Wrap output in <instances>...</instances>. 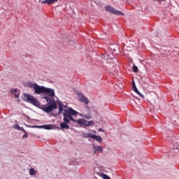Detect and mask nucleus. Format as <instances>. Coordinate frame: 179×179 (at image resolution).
Segmentation results:
<instances>
[{
	"label": "nucleus",
	"instance_id": "1",
	"mask_svg": "<svg viewBox=\"0 0 179 179\" xmlns=\"http://www.w3.org/2000/svg\"><path fill=\"white\" fill-rule=\"evenodd\" d=\"M79 113L73 110L72 108H69L68 109L64 110L63 113V121L60 123V129L64 131V129H69V124H68L70 121H75L73 115H78Z\"/></svg>",
	"mask_w": 179,
	"mask_h": 179
},
{
	"label": "nucleus",
	"instance_id": "2",
	"mask_svg": "<svg viewBox=\"0 0 179 179\" xmlns=\"http://www.w3.org/2000/svg\"><path fill=\"white\" fill-rule=\"evenodd\" d=\"M41 93L48 94L50 97H55V90L52 88H47L44 86H41V90H39V94H41Z\"/></svg>",
	"mask_w": 179,
	"mask_h": 179
},
{
	"label": "nucleus",
	"instance_id": "3",
	"mask_svg": "<svg viewBox=\"0 0 179 179\" xmlns=\"http://www.w3.org/2000/svg\"><path fill=\"white\" fill-rule=\"evenodd\" d=\"M58 106H57V102L52 103H48L47 105L42 106V110L45 113H51L52 110H57Z\"/></svg>",
	"mask_w": 179,
	"mask_h": 179
},
{
	"label": "nucleus",
	"instance_id": "4",
	"mask_svg": "<svg viewBox=\"0 0 179 179\" xmlns=\"http://www.w3.org/2000/svg\"><path fill=\"white\" fill-rule=\"evenodd\" d=\"M24 97L27 102L33 104V106H36V107H38V106H40V102H38V99L34 98V96L28 94H25Z\"/></svg>",
	"mask_w": 179,
	"mask_h": 179
},
{
	"label": "nucleus",
	"instance_id": "5",
	"mask_svg": "<svg viewBox=\"0 0 179 179\" xmlns=\"http://www.w3.org/2000/svg\"><path fill=\"white\" fill-rule=\"evenodd\" d=\"M105 10H106V12H109L110 13H112L113 15H117L118 16H124V13H122V11L115 10L111 6H106L105 7Z\"/></svg>",
	"mask_w": 179,
	"mask_h": 179
},
{
	"label": "nucleus",
	"instance_id": "6",
	"mask_svg": "<svg viewBox=\"0 0 179 179\" xmlns=\"http://www.w3.org/2000/svg\"><path fill=\"white\" fill-rule=\"evenodd\" d=\"M28 87H30V89H34L35 94H40L41 86L37 85L36 83H29Z\"/></svg>",
	"mask_w": 179,
	"mask_h": 179
},
{
	"label": "nucleus",
	"instance_id": "7",
	"mask_svg": "<svg viewBox=\"0 0 179 179\" xmlns=\"http://www.w3.org/2000/svg\"><path fill=\"white\" fill-rule=\"evenodd\" d=\"M43 99H44L45 100H46V101L48 102V104H51V103H57V101H55L54 100V99H51V98H50V96H43Z\"/></svg>",
	"mask_w": 179,
	"mask_h": 179
},
{
	"label": "nucleus",
	"instance_id": "8",
	"mask_svg": "<svg viewBox=\"0 0 179 179\" xmlns=\"http://www.w3.org/2000/svg\"><path fill=\"white\" fill-rule=\"evenodd\" d=\"M93 149L95 150V153H101L103 152V147L101 146H94Z\"/></svg>",
	"mask_w": 179,
	"mask_h": 179
},
{
	"label": "nucleus",
	"instance_id": "9",
	"mask_svg": "<svg viewBox=\"0 0 179 179\" xmlns=\"http://www.w3.org/2000/svg\"><path fill=\"white\" fill-rule=\"evenodd\" d=\"M80 101H82L83 103H85V104H89V99H87V98H86L85 96L81 95L80 96Z\"/></svg>",
	"mask_w": 179,
	"mask_h": 179
},
{
	"label": "nucleus",
	"instance_id": "10",
	"mask_svg": "<svg viewBox=\"0 0 179 179\" xmlns=\"http://www.w3.org/2000/svg\"><path fill=\"white\" fill-rule=\"evenodd\" d=\"M73 122H76V124H78V125H80V127H83V122L84 120L83 119H79V120H73Z\"/></svg>",
	"mask_w": 179,
	"mask_h": 179
},
{
	"label": "nucleus",
	"instance_id": "11",
	"mask_svg": "<svg viewBox=\"0 0 179 179\" xmlns=\"http://www.w3.org/2000/svg\"><path fill=\"white\" fill-rule=\"evenodd\" d=\"M54 2H58V0H45L42 1L43 3H48V5H51V3H54Z\"/></svg>",
	"mask_w": 179,
	"mask_h": 179
},
{
	"label": "nucleus",
	"instance_id": "12",
	"mask_svg": "<svg viewBox=\"0 0 179 179\" xmlns=\"http://www.w3.org/2000/svg\"><path fill=\"white\" fill-rule=\"evenodd\" d=\"M92 139H95L97 142H101V141H103L101 136L96 135H93V136H92Z\"/></svg>",
	"mask_w": 179,
	"mask_h": 179
},
{
	"label": "nucleus",
	"instance_id": "13",
	"mask_svg": "<svg viewBox=\"0 0 179 179\" xmlns=\"http://www.w3.org/2000/svg\"><path fill=\"white\" fill-rule=\"evenodd\" d=\"M133 90L135 92V93H136L138 96H140V97H141V99H145V96L143 94H141L139 90H138V88H135Z\"/></svg>",
	"mask_w": 179,
	"mask_h": 179
},
{
	"label": "nucleus",
	"instance_id": "14",
	"mask_svg": "<svg viewBox=\"0 0 179 179\" xmlns=\"http://www.w3.org/2000/svg\"><path fill=\"white\" fill-rule=\"evenodd\" d=\"M11 93H13V94H15V99H18V97H19V94H17V90H16V89H13V90H11Z\"/></svg>",
	"mask_w": 179,
	"mask_h": 179
},
{
	"label": "nucleus",
	"instance_id": "15",
	"mask_svg": "<svg viewBox=\"0 0 179 179\" xmlns=\"http://www.w3.org/2000/svg\"><path fill=\"white\" fill-rule=\"evenodd\" d=\"M64 104L62 103H59V114H61L64 111Z\"/></svg>",
	"mask_w": 179,
	"mask_h": 179
},
{
	"label": "nucleus",
	"instance_id": "16",
	"mask_svg": "<svg viewBox=\"0 0 179 179\" xmlns=\"http://www.w3.org/2000/svg\"><path fill=\"white\" fill-rule=\"evenodd\" d=\"M42 128H44V129H52V124H45L42 126Z\"/></svg>",
	"mask_w": 179,
	"mask_h": 179
},
{
	"label": "nucleus",
	"instance_id": "17",
	"mask_svg": "<svg viewBox=\"0 0 179 179\" xmlns=\"http://www.w3.org/2000/svg\"><path fill=\"white\" fill-rule=\"evenodd\" d=\"M94 134H92V133H85L83 134L84 136V138H92V136H93Z\"/></svg>",
	"mask_w": 179,
	"mask_h": 179
},
{
	"label": "nucleus",
	"instance_id": "18",
	"mask_svg": "<svg viewBox=\"0 0 179 179\" xmlns=\"http://www.w3.org/2000/svg\"><path fill=\"white\" fill-rule=\"evenodd\" d=\"M22 131L24 132V135L22 136V138L24 139L29 136V134H27V131L24 129H22Z\"/></svg>",
	"mask_w": 179,
	"mask_h": 179
},
{
	"label": "nucleus",
	"instance_id": "19",
	"mask_svg": "<svg viewBox=\"0 0 179 179\" xmlns=\"http://www.w3.org/2000/svg\"><path fill=\"white\" fill-rule=\"evenodd\" d=\"M29 173H30V176L36 175V171L34 170V169H33V168L30 169Z\"/></svg>",
	"mask_w": 179,
	"mask_h": 179
},
{
	"label": "nucleus",
	"instance_id": "20",
	"mask_svg": "<svg viewBox=\"0 0 179 179\" xmlns=\"http://www.w3.org/2000/svg\"><path fill=\"white\" fill-rule=\"evenodd\" d=\"M14 128L15 129H17V131H22V129H24L23 127H19V124H15Z\"/></svg>",
	"mask_w": 179,
	"mask_h": 179
},
{
	"label": "nucleus",
	"instance_id": "21",
	"mask_svg": "<svg viewBox=\"0 0 179 179\" xmlns=\"http://www.w3.org/2000/svg\"><path fill=\"white\" fill-rule=\"evenodd\" d=\"M101 177H102V178H103V179H111L108 176H107L104 173H101Z\"/></svg>",
	"mask_w": 179,
	"mask_h": 179
},
{
	"label": "nucleus",
	"instance_id": "22",
	"mask_svg": "<svg viewBox=\"0 0 179 179\" xmlns=\"http://www.w3.org/2000/svg\"><path fill=\"white\" fill-rule=\"evenodd\" d=\"M84 118H86L87 120H90V118H92V115H83V116Z\"/></svg>",
	"mask_w": 179,
	"mask_h": 179
},
{
	"label": "nucleus",
	"instance_id": "23",
	"mask_svg": "<svg viewBox=\"0 0 179 179\" xmlns=\"http://www.w3.org/2000/svg\"><path fill=\"white\" fill-rule=\"evenodd\" d=\"M83 126L84 127H89V121L84 120Z\"/></svg>",
	"mask_w": 179,
	"mask_h": 179
},
{
	"label": "nucleus",
	"instance_id": "24",
	"mask_svg": "<svg viewBox=\"0 0 179 179\" xmlns=\"http://www.w3.org/2000/svg\"><path fill=\"white\" fill-rule=\"evenodd\" d=\"M133 72H134L135 73H136V72H138V66H133Z\"/></svg>",
	"mask_w": 179,
	"mask_h": 179
},
{
	"label": "nucleus",
	"instance_id": "25",
	"mask_svg": "<svg viewBox=\"0 0 179 179\" xmlns=\"http://www.w3.org/2000/svg\"><path fill=\"white\" fill-rule=\"evenodd\" d=\"M89 125H94V122L93 120L88 121Z\"/></svg>",
	"mask_w": 179,
	"mask_h": 179
},
{
	"label": "nucleus",
	"instance_id": "26",
	"mask_svg": "<svg viewBox=\"0 0 179 179\" xmlns=\"http://www.w3.org/2000/svg\"><path fill=\"white\" fill-rule=\"evenodd\" d=\"M132 86H133V90H134L135 88L136 89V85L135 84H134Z\"/></svg>",
	"mask_w": 179,
	"mask_h": 179
},
{
	"label": "nucleus",
	"instance_id": "27",
	"mask_svg": "<svg viewBox=\"0 0 179 179\" xmlns=\"http://www.w3.org/2000/svg\"><path fill=\"white\" fill-rule=\"evenodd\" d=\"M133 85H135V81H132V86H133Z\"/></svg>",
	"mask_w": 179,
	"mask_h": 179
},
{
	"label": "nucleus",
	"instance_id": "28",
	"mask_svg": "<svg viewBox=\"0 0 179 179\" xmlns=\"http://www.w3.org/2000/svg\"><path fill=\"white\" fill-rule=\"evenodd\" d=\"M99 131H102L103 129H99Z\"/></svg>",
	"mask_w": 179,
	"mask_h": 179
},
{
	"label": "nucleus",
	"instance_id": "29",
	"mask_svg": "<svg viewBox=\"0 0 179 179\" xmlns=\"http://www.w3.org/2000/svg\"><path fill=\"white\" fill-rule=\"evenodd\" d=\"M154 1H162V0H154Z\"/></svg>",
	"mask_w": 179,
	"mask_h": 179
},
{
	"label": "nucleus",
	"instance_id": "30",
	"mask_svg": "<svg viewBox=\"0 0 179 179\" xmlns=\"http://www.w3.org/2000/svg\"><path fill=\"white\" fill-rule=\"evenodd\" d=\"M176 149H178V147H176Z\"/></svg>",
	"mask_w": 179,
	"mask_h": 179
},
{
	"label": "nucleus",
	"instance_id": "31",
	"mask_svg": "<svg viewBox=\"0 0 179 179\" xmlns=\"http://www.w3.org/2000/svg\"><path fill=\"white\" fill-rule=\"evenodd\" d=\"M27 127H31V126H27Z\"/></svg>",
	"mask_w": 179,
	"mask_h": 179
}]
</instances>
